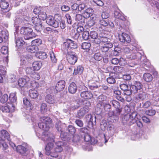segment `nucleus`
<instances>
[{
  "mask_svg": "<svg viewBox=\"0 0 159 159\" xmlns=\"http://www.w3.org/2000/svg\"><path fill=\"white\" fill-rule=\"evenodd\" d=\"M9 99L11 103H15L17 100L16 93H11L9 96Z\"/></svg>",
  "mask_w": 159,
  "mask_h": 159,
  "instance_id": "obj_38",
  "label": "nucleus"
},
{
  "mask_svg": "<svg viewBox=\"0 0 159 159\" xmlns=\"http://www.w3.org/2000/svg\"><path fill=\"white\" fill-rule=\"evenodd\" d=\"M146 98V94L145 93L142 92L139 93L136 97L135 99L137 100L135 102H137L138 100H143Z\"/></svg>",
  "mask_w": 159,
  "mask_h": 159,
  "instance_id": "obj_32",
  "label": "nucleus"
},
{
  "mask_svg": "<svg viewBox=\"0 0 159 159\" xmlns=\"http://www.w3.org/2000/svg\"><path fill=\"white\" fill-rule=\"evenodd\" d=\"M11 107H12L14 110V107L12 104H10V105H7V106H2L1 107L0 109L3 112H12L13 111L12 110L11 108Z\"/></svg>",
  "mask_w": 159,
  "mask_h": 159,
  "instance_id": "obj_19",
  "label": "nucleus"
},
{
  "mask_svg": "<svg viewBox=\"0 0 159 159\" xmlns=\"http://www.w3.org/2000/svg\"><path fill=\"white\" fill-rule=\"evenodd\" d=\"M16 150L17 152L23 155L26 153L27 148L23 146L19 145L17 147Z\"/></svg>",
  "mask_w": 159,
  "mask_h": 159,
  "instance_id": "obj_24",
  "label": "nucleus"
},
{
  "mask_svg": "<svg viewBox=\"0 0 159 159\" xmlns=\"http://www.w3.org/2000/svg\"><path fill=\"white\" fill-rule=\"evenodd\" d=\"M75 20L79 21L78 24H80V25H84L85 24V18L81 15L78 14H77L75 16Z\"/></svg>",
  "mask_w": 159,
  "mask_h": 159,
  "instance_id": "obj_17",
  "label": "nucleus"
},
{
  "mask_svg": "<svg viewBox=\"0 0 159 159\" xmlns=\"http://www.w3.org/2000/svg\"><path fill=\"white\" fill-rule=\"evenodd\" d=\"M109 54L110 53L109 52L105 54L103 58V61L104 63H107L108 62L109 57Z\"/></svg>",
  "mask_w": 159,
  "mask_h": 159,
  "instance_id": "obj_64",
  "label": "nucleus"
},
{
  "mask_svg": "<svg viewBox=\"0 0 159 159\" xmlns=\"http://www.w3.org/2000/svg\"><path fill=\"white\" fill-rule=\"evenodd\" d=\"M28 42H29V43L31 42L32 45L36 47H37L39 45L42 43L41 39H39L33 40L32 41H28Z\"/></svg>",
  "mask_w": 159,
  "mask_h": 159,
  "instance_id": "obj_37",
  "label": "nucleus"
},
{
  "mask_svg": "<svg viewBox=\"0 0 159 159\" xmlns=\"http://www.w3.org/2000/svg\"><path fill=\"white\" fill-rule=\"evenodd\" d=\"M81 88V90H84L81 93V97L85 99H91L93 97V94L90 92L86 91L87 88L84 85H82L79 87L80 90Z\"/></svg>",
  "mask_w": 159,
  "mask_h": 159,
  "instance_id": "obj_7",
  "label": "nucleus"
},
{
  "mask_svg": "<svg viewBox=\"0 0 159 159\" xmlns=\"http://www.w3.org/2000/svg\"><path fill=\"white\" fill-rule=\"evenodd\" d=\"M34 70L33 68L31 67H27L25 69L26 74L30 75H34L35 73Z\"/></svg>",
  "mask_w": 159,
  "mask_h": 159,
  "instance_id": "obj_46",
  "label": "nucleus"
},
{
  "mask_svg": "<svg viewBox=\"0 0 159 159\" xmlns=\"http://www.w3.org/2000/svg\"><path fill=\"white\" fill-rule=\"evenodd\" d=\"M142 87L143 85L141 82L135 81L129 86V91L127 92V95L129 96L132 93L135 94L137 93L139 90H140L142 88Z\"/></svg>",
  "mask_w": 159,
  "mask_h": 159,
  "instance_id": "obj_3",
  "label": "nucleus"
},
{
  "mask_svg": "<svg viewBox=\"0 0 159 159\" xmlns=\"http://www.w3.org/2000/svg\"><path fill=\"white\" fill-rule=\"evenodd\" d=\"M20 33L24 35V38L25 40L32 39L35 37V34L33 32V30L28 27H23L20 30Z\"/></svg>",
  "mask_w": 159,
  "mask_h": 159,
  "instance_id": "obj_2",
  "label": "nucleus"
},
{
  "mask_svg": "<svg viewBox=\"0 0 159 159\" xmlns=\"http://www.w3.org/2000/svg\"><path fill=\"white\" fill-rule=\"evenodd\" d=\"M129 86L127 84H122L120 85V89L124 91V94L127 95V92L129 91Z\"/></svg>",
  "mask_w": 159,
  "mask_h": 159,
  "instance_id": "obj_30",
  "label": "nucleus"
},
{
  "mask_svg": "<svg viewBox=\"0 0 159 159\" xmlns=\"http://www.w3.org/2000/svg\"><path fill=\"white\" fill-rule=\"evenodd\" d=\"M114 70L116 72L121 73L124 71V69L122 66H116L114 68Z\"/></svg>",
  "mask_w": 159,
  "mask_h": 159,
  "instance_id": "obj_50",
  "label": "nucleus"
},
{
  "mask_svg": "<svg viewBox=\"0 0 159 159\" xmlns=\"http://www.w3.org/2000/svg\"><path fill=\"white\" fill-rule=\"evenodd\" d=\"M27 50L31 53H36L38 51V49L37 47L34 46H29L27 48Z\"/></svg>",
  "mask_w": 159,
  "mask_h": 159,
  "instance_id": "obj_35",
  "label": "nucleus"
},
{
  "mask_svg": "<svg viewBox=\"0 0 159 159\" xmlns=\"http://www.w3.org/2000/svg\"><path fill=\"white\" fill-rule=\"evenodd\" d=\"M65 84L66 82L63 80L59 81L56 84L55 89L53 88V91L52 92L54 93H56L62 90L65 87Z\"/></svg>",
  "mask_w": 159,
  "mask_h": 159,
  "instance_id": "obj_8",
  "label": "nucleus"
},
{
  "mask_svg": "<svg viewBox=\"0 0 159 159\" xmlns=\"http://www.w3.org/2000/svg\"><path fill=\"white\" fill-rule=\"evenodd\" d=\"M9 6L8 2L4 1L0 2V8L2 9H7Z\"/></svg>",
  "mask_w": 159,
  "mask_h": 159,
  "instance_id": "obj_47",
  "label": "nucleus"
},
{
  "mask_svg": "<svg viewBox=\"0 0 159 159\" xmlns=\"http://www.w3.org/2000/svg\"><path fill=\"white\" fill-rule=\"evenodd\" d=\"M146 114L149 116H152L155 115L156 111L154 110H148L145 112Z\"/></svg>",
  "mask_w": 159,
  "mask_h": 159,
  "instance_id": "obj_58",
  "label": "nucleus"
},
{
  "mask_svg": "<svg viewBox=\"0 0 159 159\" xmlns=\"http://www.w3.org/2000/svg\"><path fill=\"white\" fill-rule=\"evenodd\" d=\"M107 81L110 84H114L116 82V80L114 78L111 76L108 78L107 79Z\"/></svg>",
  "mask_w": 159,
  "mask_h": 159,
  "instance_id": "obj_62",
  "label": "nucleus"
},
{
  "mask_svg": "<svg viewBox=\"0 0 159 159\" xmlns=\"http://www.w3.org/2000/svg\"><path fill=\"white\" fill-rule=\"evenodd\" d=\"M90 36L93 39L96 38L98 37V35L97 33L94 31H91L90 33Z\"/></svg>",
  "mask_w": 159,
  "mask_h": 159,
  "instance_id": "obj_55",
  "label": "nucleus"
},
{
  "mask_svg": "<svg viewBox=\"0 0 159 159\" xmlns=\"http://www.w3.org/2000/svg\"><path fill=\"white\" fill-rule=\"evenodd\" d=\"M40 110L42 113L43 114L45 113L48 110L47 104L45 103H42L40 107Z\"/></svg>",
  "mask_w": 159,
  "mask_h": 159,
  "instance_id": "obj_45",
  "label": "nucleus"
},
{
  "mask_svg": "<svg viewBox=\"0 0 159 159\" xmlns=\"http://www.w3.org/2000/svg\"><path fill=\"white\" fill-rule=\"evenodd\" d=\"M52 119L48 116H43L40 118L39 122L38 123L39 127L45 131H48L50 125L52 123Z\"/></svg>",
  "mask_w": 159,
  "mask_h": 159,
  "instance_id": "obj_1",
  "label": "nucleus"
},
{
  "mask_svg": "<svg viewBox=\"0 0 159 159\" xmlns=\"http://www.w3.org/2000/svg\"><path fill=\"white\" fill-rule=\"evenodd\" d=\"M63 46L65 48L64 50V52L65 53L66 52V51H65L66 49L67 51H68V48L75 49L78 47V45L76 43L69 39H66L65 40Z\"/></svg>",
  "mask_w": 159,
  "mask_h": 159,
  "instance_id": "obj_4",
  "label": "nucleus"
},
{
  "mask_svg": "<svg viewBox=\"0 0 159 159\" xmlns=\"http://www.w3.org/2000/svg\"><path fill=\"white\" fill-rule=\"evenodd\" d=\"M47 55L44 52H39V59H44L47 58Z\"/></svg>",
  "mask_w": 159,
  "mask_h": 159,
  "instance_id": "obj_59",
  "label": "nucleus"
},
{
  "mask_svg": "<svg viewBox=\"0 0 159 159\" xmlns=\"http://www.w3.org/2000/svg\"><path fill=\"white\" fill-rule=\"evenodd\" d=\"M30 80L29 77L25 76L24 78L19 79L18 80V85L20 87H23L27 83L29 82Z\"/></svg>",
  "mask_w": 159,
  "mask_h": 159,
  "instance_id": "obj_12",
  "label": "nucleus"
},
{
  "mask_svg": "<svg viewBox=\"0 0 159 159\" xmlns=\"http://www.w3.org/2000/svg\"><path fill=\"white\" fill-rule=\"evenodd\" d=\"M77 90V86L75 83L72 82L71 83L68 87L69 92L71 94H74L75 93Z\"/></svg>",
  "mask_w": 159,
  "mask_h": 159,
  "instance_id": "obj_16",
  "label": "nucleus"
},
{
  "mask_svg": "<svg viewBox=\"0 0 159 159\" xmlns=\"http://www.w3.org/2000/svg\"><path fill=\"white\" fill-rule=\"evenodd\" d=\"M116 111H114L115 113V116L116 118V120L118 119V117L121 111V110L120 108H116Z\"/></svg>",
  "mask_w": 159,
  "mask_h": 159,
  "instance_id": "obj_60",
  "label": "nucleus"
},
{
  "mask_svg": "<svg viewBox=\"0 0 159 159\" xmlns=\"http://www.w3.org/2000/svg\"><path fill=\"white\" fill-rule=\"evenodd\" d=\"M68 62L71 65H74L77 62L78 57L76 53L74 52H67L66 56Z\"/></svg>",
  "mask_w": 159,
  "mask_h": 159,
  "instance_id": "obj_5",
  "label": "nucleus"
},
{
  "mask_svg": "<svg viewBox=\"0 0 159 159\" xmlns=\"http://www.w3.org/2000/svg\"><path fill=\"white\" fill-rule=\"evenodd\" d=\"M39 20H45L47 18V16L46 13L44 12L41 11L40 12L38 15Z\"/></svg>",
  "mask_w": 159,
  "mask_h": 159,
  "instance_id": "obj_43",
  "label": "nucleus"
},
{
  "mask_svg": "<svg viewBox=\"0 0 159 159\" xmlns=\"http://www.w3.org/2000/svg\"><path fill=\"white\" fill-rule=\"evenodd\" d=\"M121 48L120 47L117 46L114 48L113 55L115 56H119L121 52Z\"/></svg>",
  "mask_w": 159,
  "mask_h": 159,
  "instance_id": "obj_41",
  "label": "nucleus"
},
{
  "mask_svg": "<svg viewBox=\"0 0 159 159\" xmlns=\"http://www.w3.org/2000/svg\"><path fill=\"white\" fill-rule=\"evenodd\" d=\"M114 15L116 18L121 20L123 21H124L125 20V17L120 12L119 10L115 11L114 12Z\"/></svg>",
  "mask_w": 159,
  "mask_h": 159,
  "instance_id": "obj_26",
  "label": "nucleus"
},
{
  "mask_svg": "<svg viewBox=\"0 0 159 159\" xmlns=\"http://www.w3.org/2000/svg\"><path fill=\"white\" fill-rule=\"evenodd\" d=\"M120 41L122 43L126 42L129 43L131 42V39L130 36L127 34L122 33V34L119 36Z\"/></svg>",
  "mask_w": 159,
  "mask_h": 159,
  "instance_id": "obj_11",
  "label": "nucleus"
},
{
  "mask_svg": "<svg viewBox=\"0 0 159 159\" xmlns=\"http://www.w3.org/2000/svg\"><path fill=\"white\" fill-rule=\"evenodd\" d=\"M89 111V108L88 106H85L81 108L77 111V116L78 117H82L84 115L88 113Z\"/></svg>",
  "mask_w": 159,
  "mask_h": 159,
  "instance_id": "obj_9",
  "label": "nucleus"
},
{
  "mask_svg": "<svg viewBox=\"0 0 159 159\" xmlns=\"http://www.w3.org/2000/svg\"><path fill=\"white\" fill-rule=\"evenodd\" d=\"M68 131L70 133V134H74L76 132L75 128L72 125H70L68 127Z\"/></svg>",
  "mask_w": 159,
  "mask_h": 159,
  "instance_id": "obj_49",
  "label": "nucleus"
},
{
  "mask_svg": "<svg viewBox=\"0 0 159 159\" xmlns=\"http://www.w3.org/2000/svg\"><path fill=\"white\" fill-rule=\"evenodd\" d=\"M6 72L4 67L2 65H0V82L1 83L2 82L3 80L2 75H4Z\"/></svg>",
  "mask_w": 159,
  "mask_h": 159,
  "instance_id": "obj_33",
  "label": "nucleus"
},
{
  "mask_svg": "<svg viewBox=\"0 0 159 159\" xmlns=\"http://www.w3.org/2000/svg\"><path fill=\"white\" fill-rule=\"evenodd\" d=\"M45 99L46 102L50 104H54L56 102L54 97L50 94L47 95Z\"/></svg>",
  "mask_w": 159,
  "mask_h": 159,
  "instance_id": "obj_20",
  "label": "nucleus"
},
{
  "mask_svg": "<svg viewBox=\"0 0 159 159\" xmlns=\"http://www.w3.org/2000/svg\"><path fill=\"white\" fill-rule=\"evenodd\" d=\"M65 143L64 142L59 141L56 143V146L54 148L59 152H61L63 149Z\"/></svg>",
  "mask_w": 159,
  "mask_h": 159,
  "instance_id": "obj_18",
  "label": "nucleus"
},
{
  "mask_svg": "<svg viewBox=\"0 0 159 159\" xmlns=\"http://www.w3.org/2000/svg\"><path fill=\"white\" fill-rule=\"evenodd\" d=\"M23 103L30 110L32 109V107L31 106L32 105L27 98H23Z\"/></svg>",
  "mask_w": 159,
  "mask_h": 159,
  "instance_id": "obj_42",
  "label": "nucleus"
},
{
  "mask_svg": "<svg viewBox=\"0 0 159 159\" xmlns=\"http://www.w3.org/2000/svg\"><path fill=\"white\" fill-rule=\"evenodd\" d=\"M99 24L100 25H98L96 28L97 30H98V29H99V30L101 31V28H102L101 27V26H102L103 27H106L107 26L108 21L107 20L102 19L99 21Z\"/></svg>",
  "mask_w": 159,
  "mask_h": 159,
  "instance_id": "obj_28",
  "label": "nucleus"
},
{
  "mask_svg": "<svg viewBox=\"0 0 159 159\" xmlns=\"http://www.w3.org/2000/svg\"><path fill=\"white\" fill-rule=\"evenodd\" d=\"M2 136L1 138H4L7 139L8 140H9L10 135L5 130H2Z\"/></svg>",
  "mask_w": 159,
  "mask_h": 159,
  "instance_id": "obj_44",
  "label": "nucleus"
},
{
  "mask_svg": "<svg viewBox=\"0 0 159 159\" xmlns=\"http://www.w3.org/2000/svg\"><path fill=\"white\" fill-rule=\"evenodd\" d=\"M94 58L97 61H100L102 59L103 57L101 53L97 52L94 54Z\"/></svg>",
  "mask_w": 159,
  "mask_h": 159,
  "instance_id": "obj_48",
  "label": "nucleus"
},
{
  "mask_svg": "<svg viewBox=\"0 0 159 159\" xmlns=\"http://www.w3.org/2000/svg\"><path fill=\"white\" fill-rule=\"evenodd\" d=\"M8 100V96L7 94H4L3 95L1 98L0 101L3 103H6Z\"/></svg>",
  "mask_w": 159,
  "mask_h": 159,
  "instance_id": "obj_54",
  "label": "nucleus"
},
{
  "mask_svg": "<svg viewBox=\"0 0 159 159\" xmlns=\"http://www.w3.org/2000/svg\"><path fill=\"white\" fill-rule=\"evenodd\" d=\"M61 137L63 140L69 141L71 138V135L63 131L61 133Z\"/></svg>",
  "mask_w": 159,
  "mask_h": 159,
  "instance_id": "obj_22",
  "label": "nucleus"
},
{
  "mask_svg": "<svg viewBox=\"0 0 159 159\" xmlns=\"http://www.w3.org/2000/svg\"><path fill=\"white\" fill-rule=\"evenodd\" d=\"M39 95V93L35 90H30L29 91V96L32 98L36 99Z\"/></svg>",
  "mask_w": 159,
  "mask_h": 159,
  "instance_id": "obj_29",
  "label": "nucleus"
},
{
  "mask_svg": "<svg viewBox=\"0 0 159 159\" xmlns=\"http://www.w3.org/2000/svg\"><path fill=\"white\" fill-rule=\"evenodd\" d=\"M33 68L34 70H39L41 66V63L39 61L34 62L33 64Z\"/></svg>",
  "mask_w": 159,
  "mask_h": 159,
  "instance_id": "obj_39",
  "label": "nucleus"
},
{
  "mask_svg": "<svg viewBox=\"0 0 159 159\" xmlns=\"http://www.w3.org/2000/svg\"><path fill=\"white\" fill-rule=\"evenodd\" d=\"M46 22L49 25L55 28H57L59 25L57 21L52 16L48 17L46 20Z\"/></svg>",
  "mask_w": 159,
  "mask_h": 159,
  "instance_id": "obj_10",
  "label": "nucleus"
},
{
  "mask_svg": "<svg viewBox=\"0 0 159 159\" xmlns=\"http://www.w3.org/2000/svg\"><path fill=\"white\" fill-rule=\"evenodd\" d=\"M111 103L113 107L115 108H120V105L119 102L115 100L111 101Z\"/></svg>",
  "mask_w": 159,
  "mask_h": 159,
  "instance_id": "obj_57",
  "label": "nucleus"
},
{
  "mask_svg": "<svg viewBox=\"0 0 159 159\" xmlns=\"http://www.w3.org/2000/svg\"><path fill=\"white\" fill-rule=\"evenodd\" d=\"M132 114H127L125 115L122 119V122L124 125H131L136 122V120Z\"/></svg>",
  "mask_w": 159,
  "mask_h": 159,
  "instance_id": "obj_6",
  "label": "nucleus"
},
{
  "mask_svg": "<svg viewBox=\"0 0 159 159\" xmlns=\"http://www.w3.org/2000/svg\"><path fill=\"white\" fill-rule=\"evenodd\" d=\"M107 126V121L105 120H102L100 123V127L101 129L103 131L105 130Z\"/></svg>",
  "mask_w": 159,
  "mask_h": 159,
  "instance_id": "obj_40",
  "label": "nucleus"
},
{
  "mask_svg": "<svg viewBox=\"0 0 159 159\" xmlns=\"http://www.w3.org/2000/svg\"><path fill=\"white\" fill-rule=\"evenodd\" d=\"M1 51V53L3 54H8V51L7 47L6 46L2 47Z\"/></svg>",
  "mask_w": 159,
  "mask_h": 159,
  "instance_id": "obj_56",
  "label": "nucleus"
},
{
  "mask_svg": "<svg viewBox=\"0 0 159 159\" xmlns=\"http://www.w3.org/2000/svg\"><path fill=\"white\" fill-rule=\"evenodd\" d=\"M91 46V44L89 43H83L81 46L82 49H88Z\"/></svg>",
  "mask_w": 159,
  "mask_h": 159,
  "instance_id": "obj_51",
  "label": "nucleus"
},
{
  "mask_svg": "<svg viewBox=\"0 0 159 159\" xmlns=\"http://www.w3.org/2000/svg\"><path fill=\"white\" fill-rule=\"evenodd\" d=\"M143 78L147 82H151L153 79L152 75L148 73H145L143 74Z\"/></svg>",
  "mask_w": 159,
  "mask_h": 159,
  "instance_id": "obj_31",
  "label": "nucleus"
},
{
  "mask_svg": "<svg viewBox=\"0 0 159 159\" xmlns=\"http://www.w3.org/2000/svg\"><path fill=\"white\" fill-rule=\"evenodd\" d=\"M32 22L34 25V26H42L41 21L36 17H33L32 18Z\"/></svg>",
  "mask_w": 159,
  "mask_h": 159,
  "instance_id": "obj_34",
  "label": "nucleus"
},
{
  "mask_svg": "<svg viewBox=\"0 0 159 159\" xmlns=\"http://www.w3.org/2000/svg\"><path fill=\"white\" fill-rule=\"evenodd\" d=\"M90 36L89 32L88 31H84L82 34V38L84 40H88Z\"/></svg>",
  "mask_w": 159,
  "mask_h": 159,
  "instance_id": "obj_53",
  "label": "nucleus"
},
{
  "mask_svg": "<svg viewBox=\"0 0 159 159\" xmlns=\"http://www.w3.org/2000/svg\"><path fill=\"white\" fill-rule=\"evenodd\" d=\"M142 106L141 107L143 108H148L151 105V102L149 101H147L145 102L142 103Z\"/></svg>",
  "mask_w": 159,
  "mask_h": 159,
  "instance_id": "obj_61",
  "label": "nucleus"
},
{
  "mask_svg": "<svg viewBox=\"0 0 159 159\" xmlns=\"http://www.w3.org/2000/svg\"><path fill=\"white\" fill-rule=\"evenodd\" d=\"M58 151L54 148L48 152H45V154L48 155H50L52 157H57L58 156Z\"/></svg>",
  "mask_w": 159,
  "mask_h": 159,
  "instance_id": "obj_21",
  "label": "nucleus"
},
{
  "mask_svg": "<svg viewBox=\"0 0 159 159\" xmlns=\"http://www.w3.org/2000/svg\"><path fill=\"white\" fill-rule=\"evenodd\" d=\"M81 137L85 142H90L91 143H93L92 142V140L94 139L92 138L88 133L83 134V135L82 134Z\"/></svg>",
  "mask_w": 159,
  "mask_h": 159,
  "instance_id": "obj_27",
  "label": "nucleus"
},
{
  "mask_svg": "<svg viewBox=\"0 0 159 159\" xmlns=\"http://www.w3.org/2000/svg\"><path fill=\"white\" fill-rule=\"evenodd\" d=\"M16 46L18 47L23 46L24 44H25L26 45L29 44L28 41L25 40L24 41L21 38H18L17 39L16 38Z\"/></svg>",
  "mask_w": 159,
  "mask_h": 159,
  "instance_id": "obj_14",
  "label": "nucleus"
},
{
  "mask_svg": "<svg viewBox=\"0 0 159 159\" xmlns=\"http://www.w3.org/2000/svg\"><path fill=\"white\" fill-rule=\"evenodd\" d=\"M86 121L88 123L89 127H91L93 126V119L92 115L90 114L87 115L85 116Z\"/></svg>",
  "mask_w": 159,
  "mask_h": 159,
  "instance_id": "obj_25",
  "label": "nucleus"
},
{
  "mask_svg": "<svg viewBox=\"0 0 159 159\" xmlns=\"http://www.w3.org/2000/svg\"><path fill=\"white\" fill-rule=\"evenodd\" d=\"M53 18L55 19L58 23L59 24L61 21V16L60 15L58 14H56L54 15V17Z\"/></svg>",
  "mask_w": 159,
  "mask_h": 159,
  "instance_id": "obj_63",
  "label": "nucleus"
},
{
  "mask_svg": "<svg viewBox=\"0 0 159 159\" xmlns=\"http://www.w3.org/2000/svg\"><path fill=\"white\" fill-rule=\"evenodd\" d=\"M54 144L53 143H49L46 146L45 148L46 152L50 151L51 150L53 149Z\"/></svg>",
  "mask_w": 159,
  "mask_h": 159,
  "instance_id": "obj_52",
  "label": "nucleus"
},
{
  "mask_svg": "<svg viewBox=\"0 0 159 159\" xmlns=\"http://www.w3.org/2000/svg\"><path fill=\"white\" fill-rule=\"evenodd\" d=\"M102 105H103L104 110L105 111H109L111 108V105L108 103H104L103 102H101V104H98V106L99 107V105H100L102 106Z\"/></svg>",
  "mask_w": 159,
  "mask_h": 159,
  "instance_id": "obj_36",
  "label": "nucleus"
},
{
  "mask_svg": "<svg viewBox=\"0 0 159 159\" xmlns=\"http://www.w3.org/2000/svg\"><path fill=\"white\" fill-rule=\"evenodd\" d=\"M55 127L57 130L61 133L63 132L65 129L66 125L62 124L60 121H57L56 123Z\"/></svg>",
  "mask_w": 159,
  "mask_h": 159,
  "instance_id": "obj_15",
  "label": "nucleus"
},
{
  "mask_svg": "<svg viewBox=\"0 0 159 159\" xmlns=\"http://www.w3.org/2000/svg\"><path fill=\"white\" fill-rule=\"evenodd\" d=\"M83 70V67L81 65H79L76 68L74 69L73 75H75L77 74L80 75L82 73Z\"/></svg>",
  "mask_w": 159,
  "mask_h": 159,
  "instance_id": "obj_23",
  "label": "nucleus"
},
{
  "mask_svg": "<svg viewBox=\"0 0 159 159\" xmlns=\"http://www.w3.org/2000/svg\"><path fill=\"white\" fill-rule=\"evenodd\" d=\"M113 45L111 43H108L104 44V46L101 47L100 51L103 53H107L110 49L113 47Z\"/></svg>",
  "mask_w": 159,
  "mask_h": 159,
  "instance_id": "obj_13",
  "label": "nucleus"
}]
</instances>
